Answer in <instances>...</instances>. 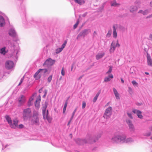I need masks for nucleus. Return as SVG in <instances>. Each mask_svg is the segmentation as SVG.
I'll return each instance as SVG.
<instances>
[{"label": "nucleus", "instance_id": "a19ab883", "mask_svg": "<svg viewBox=\"0 0 152 152\" xmlns=\"http://www.w3.org/2000/svg\"><path fill=\"white\" fill-rule=\"evenodd\" d=\"M24 127V126L22 124H20L18 125V126H17V128L19 129H22Z\"/></svg>", "mask_w": 152, "mask_h": 152}, {"label": "nucleus", "instance_id": "bf43d9fd", "mask_svg": "<svg viewBox=\"0 0 152 152\" xmlns=\"http://www.w3.org/2000/svg\"><path fill=\"white\" fill-rule=\"evenodd\" d=\"M150 38L151 39V40H152V35H151L150 36Z\"/></svg>", "mask_w": 152, "mask_h": 152}, {"label": "nucleus", "instance_id": "58836bf2", "mask_svg": "<svg viewBox=\"0 0 152 152\" xmlns=\"http://www.w3.org/2000/svg\"><path fill=\"white\" fill-rule=\"evenodd\" d=\"M61 73L62 76H64L65 75V71L64 67H63L62 69Z\"/></svg>", "mask_w": 152, "mask_h": 152}, {"label": "nucleus", "instance_id": "c756f323", "mask_svg": "<svg viewBox=\"0 0 152 152\" xmlns=\"http://www.w3.org/2000/svg\"><path fill=\"white\" fill-rule=\"evenodd\" d=\"M100 94V92H98L97 94H96V95L95 96V97L93 100V101L94 102H96Z\"/></svg>", "mask_w": 152, "mask_h": 152}, {"label": "nucleus", "instance_id": "20e7f679", "mask_svg": "<svg viewBox=\"0 0 152 152\" xmlns=\"http://www.w3.org/2000/svg\"><path fill=\"white\" fill-rule=\"evenodd\" d=\"M141 3L139 1H136L134 2L135 5H132L130 7L129 10L130 12H133L136 11L140 8Z\"/></svg>", "mask_w": 152, "mask_h": 152}, {"label": "nucleus", "instance_id": "052dcab7", "mask_svg": "<svg viewBox=\"0 0 152 152\" xmlns=\"http://www.w3.org/2000/svg\"><path fill=\"white\" fill-rule=\"evenodd\" d=\"M150 129L151 130H152V126H151V127H150Z\"/></svg>", "mask_w": 152, "mask_h": 152}, {"label": "nucleus", "instance_id": "0e129e2a", "mask_svg": "<svg viewBox=\"0 0 152 152\" xmlns=\"http://www.w3.org/2000/svg\"><path fill=\"white\" fill-rule=\"evenodd\" d=\"M145 73L146 74H147V75H148L149 74V73L148 72H145Z\"/></svg>", "mask_w": 152, "mask_h": 152}, {"label": "nucleus", "instance_id": "9b49d317", "mask_svg": "<svg viewBox=\"0 0 152 152\" xmlns=\"http://www.w3.org/2000/svg\"><path fill=\"white\" fill-rule=\"evenodd\" d=\"M18 122L19 121L17 118L14 119L10 125V126L14 129L17 128Z\"/></svg>", "mask_w": 152, "mask_h": 152}, {"label": "nucleus", "instance_id": "ea45409f", "mask_svg": "<svg viewBox=\"0 0 152 152\" xmlns=\"http://www.w3.org/2000/svg\"><path fill=\"white\" fill-rule=\"evenodd\" d=\"M41 101V96L40 95H39L38 96V97L37 99L36 100V102H40Z\"/></svg>", "mask_w": 152, "mask_h": 152}, {"label": "nucleus", "instance_id": "ddd939ff", "mask_svg": "<svg viewBox=\"0 0 152 152\" xmlns=\"http://www.w3.org/2000/svg\"><path fill=\"white\" fill-rule=\"evenodd\" d=\"M126 122L129 126L130 131L134 132L135 131V129L131 121L129 119H127Z\"/></svg>", "mask_w": 152, "mask_h": 152}, {"label": "nucleus", "instance_id": "4d7b16f0", "mask_svg": "<svg viewBox=\"0 0 152 152\" xmlns=\"http://www.w3.org/2000/svg\"><path fill=\"white\" fill-rule=\"evenodd\" d=\"M71 122V121H69V122H68V124H67V125H69V124H70V123Z\"/></svg>", "mask_w": 152, "mask_h": 152}, {"label": "nucleus", "instance_id": "a18cd8bd", "mask_svg": "<svg viewBox=\"0 0 152 152\" xmlns=\"http://www.w3.org/2000/svg\"><path fill=\"white\" fill-rule=\"evenodd\" d=\"M86 105V103L84 102H83V103H82V108L83 109H84V108H85V107Z\"/></svg>", "mask_w": 152, "mask_h": 152}, {"label": "nucleus", "instance_id": "f8f14e48", "mask_svg": "<svg viewBox=\"0 0 152 152\" xmlns=\"http://www.w3.org/2000/svg\"><path fill=\"white\" fill-rule=\"evenodd\" d=\"M55 61L54 60H53L50 58H49L47 59L43 64V65H47V66H52L55 63Z\"/></svg>", "mask_w": 152, "mask_h": 152}, {"label": "nucleus", "instance_id": "4c0bfd02", "mask_svg": "<svg viewBox=\"0 0 152 152\" xmlns=\"http://www.w3.org/2000/svg\"><path fill=\"white\" fill-rule=\"evenodd\" d=\"M52 75H51L48 78V83H50L51 81L52 80Z\"/></svg>", "mask_w": 152, "mask_h": 152}, {"label": "nucleus", "instance_id": "e2e57ef3", "mask_svg": "<svg viewBox=\"0 0 152 152\" xmlns=\"http://www.w3.org/2000/svg\"><path fill=\"white\" fill-rule=\"evenodd\" d=\"M94 34H96V32L95 31H94Z\"/></svg>", "mask_w": 152, "mask_h": 152}, {"label": "nucleus", "instance_id": "49530a36", "mask_svg": "<svg viewBox=\"0 0 152 152\" xmlns=\"http://www.w3.org/2000/svg\"><path fill=\"white\" fill-rule=\"evenodd\" d=\"M24 77V76H23V78H22L21 79L20 81L18 86H20L22 83Z\"/></svg>", "mask_w": 152, "mask_h": 152}, {"label": "nucleus", "instance_id": "2eb2a0df", "mask_svg": "<svg viewBox=\"0 0 152 152\" xmlns=\"http://www.w3.org/2000/svg\"><path fill=\"white\" fill-rule=\"evenodd\" d=\"M90 140L89 139L88 141L86 140H83L80 139H77L76 140V142L77 143L81 145L82 144V143H91V142L90 141Z\"/></svg>", "mask_w": 152, "mask_h": 152}, {"label": "nucleus", "instance_id": "37998d69", "mask_svg": "<svg viewBox=\"0 0 152 152\" xmlns=\"http://www.w3.org/2000/svg\"><path fill=\"white\" fill-rule=\"evenodd\" d=\"M79 21L78 20V21H77V22H76V23L74 25V26H73L74 28V29L76 28L77 27L79 24Z\"/></svg>", "mask_w": 152, "mask_h": 152}, {"label": "nucleus", "instance_id": "f257e3e1", "mask_svg": "<svg viewBox=\"0 0 152 152\" xmlns=\"http://www.w3.org/2000/svg\"><path fill=\"white\" fill-rule=\"evenodd\" d=\"M125 134H115L111 139V142L113 143H123L125 138Z\"/></svg>", "mask_w": 152, "mask_h": 152}, {"label": "nucleus", "instance_id": "8fccbe9b", "mask_svg": "<svg viewBox=\"0 0 152 152\" xmlns=\"http://www.w3.org/2000/svg\"><path fill=\"white\" fill-rule=\"evenodd\" d=\"M77 109V107H76L75 109V110H74V111H73V112L72 113V115H73V116H74L75 115V113L76 112V111Z\"/></svg>", "mask_w": 152, "mask_h": 152}, {"label": "nucleus", "instance_id": "c03bdc74", "mask_svg": "<svg viewBox=\"0 0 152 152\" xmlns=\"http://www.w3.org/2000/svg\"><path fill=\"white\" fill-rule=\"evenodd\" d=\"M128 91L130 94H132V93L133 91L132 89L130 87H129L128 88Z\"/></svg>", "mask_w": 152, "mask_h": 152}, {"label": "nucleus", "instance_id": "423d86ee", "mask_svg": "<svg viewBox=\"0 0 152 152\" xmlns=\"http://www.w3.org/2000/svg\"><path fill=\"white\" fill-rule=\"evenodd\" d=\"M120 46V45L118 43V40H117L116 41V43L114 42H113L111 44L110 49L109 50V51L110 53H113L116 47L118 48Z\"/></svg>", "mask_w": 152, "mask_h": 152}, {"label": "nucleus", "instance_id": "393cba45", "mask_svg": "<svg viewBox=\"0 0 152 152\" xmlns=\"http://www.w3.org/2000/svg\"><path fill=\"white\" fill-rule=\"evenodd\" d=\"M147 62L148 65H150L152 66V61L150 56L147 53Z\"/></svg>", "mask_w": 152, "mask_h": 152}, {"label": "nucleus", "instance_id": "5fc2aeb1", "mask_svg": "<svg viewBox=\"0 0 152 152\" xmlns=\"http://www.w3.org/2000/svg\"><path fill=\"white\" fill-rule=\"evenodd\" d=\"M150 6L152 7V1L150 2Z\"/></svg>", "mask_w": 152, "mask_h": 152}, {"label": "nucleus", "instance_id": "f03ea898", "mask_svg": "<svg viewBox=\"0 0 152 152\" xmlns=\"http://www.w3.org/2000/svg\"><path fill=\"white\" fill-rule=\"evenodd\" d=\"M47 106L43 107L42 109L43 116L45 120H47L49 123H50L51 121V118L48 115V110L46 111Z\"/></svg>", "mask_w": 152, "mask_h": 152}, {"label": "nucleus", "instance_id": "dca6fc26", "mask_svg": "<svg viewBox=\"0 0 152 152\" xmlns=\"http://www.w3.org/2000/svg\"><path fill=\"white\" fill-rule=\"evenodd\" d=\"M9 34L12 37H17V35L14 29L13 28H12L10 30Z\"/></svg>", "mask_w": 152, "mask_h": 152}, {"label": "nucleus", "instance_id": "de8ad7c7", "mask_svg": "<svg viewBox=\"0 0 152 152\" xmlns=\"http://www.w3.org/2000/svg\"><path fill=\"white\" fill-rule=\"evenodd\" d=\"M128 116L131 118H132V116L131 113H127Z\"/></svg>", "mask_w": 152, "mask_h": 152}, {"label": "nucleus", "instance_id": "473e14b6", "mask_svg": "<svg viewBox=\"0 0 152 152\" xmlns=\"http://www.w3.org/2000/svg\"><path fill=\"white\" fill-rule=\"evenodd\" d=\"M67 104V102H66L64 104V107L63 108V113H64L65 112L66 110V107Z\"/></svg>", "mask_w": 152, "mask_h": 152}, {"label": "nucleus", "instance_id": "2f4dec72", "mask_svg": "<svg viewBox=\"0 0 152 152\" xmlns=\"http://www.w3.org/2000/svg\"><path fill=\"white\" fill-rule=\"evenodd\" d=\"M41 69H39L35 74L34 75V78H36L39 75V74H40V71Z\"/></svg>", "mask_w": 152, "mask_h": 152}, {"label": "nucleus", "instance_id": "39448f33", "mask_svg": "<svg viewBox=\"0 0 152 152\" xmlns=\"http://www.w3.org/2000/svg\"><path fill=\"white\" fill-rule=\"evenodd\" d=\"M26 101L25 96L23 95H20L17 99L18 106H21L24 104Z\"/></svg>", "mask_w": 152, "mask_h": 152}, {"label": "nucleus", "instance_id": "a878e982", "mask_svg": "<svg viewBox=\"0 0 152 152\" xmlns=\"http://www.w3.org/2000/svg\"><path fill=\"white\" fill-rule=\"evenodd\" d=\"M5 118L7 121L8 122V124L10 125L12 121V120H11V118L8 115H6L5 116Z\"/></svg>", "mask_w": 152, "mask_h": 152}, {"label": "nucleus", "instance_id": "09e8293b", "mask_svg": "<svg viewBox=\"0 0 152 152\" xmlns=\"http://www.w3.org/2000/svg\"><path fill=\"white\" fill-rule=\"evenodd\" d=\"M151 132H148V133L145 134V135L147 136H149L151 135Z\"/></svg>", "mask_w": 152, "mask_h": 152}, {"label": "nucleus", "instance_id": "0eeeda50", "mask_svg": "<svg viewBox=\"0 0 152 152\" xmlns=\"http://www.w3.org/2000/svg\"><path fill=\"white\" fill-rule=\"evenodd\" d=\"M31 110L30 108H27L23 110V117L25 119L26 118L30 117L31 115Z\"/></svg>", "mask_w": 152, "mask_h": 152}, {"label": "nucleus", "instance_id": "79ce46f5", "mask_svg": "<svg viewBox=\"0 0 152 152\" xmlns=\"http://www.w3.org/2000/svg\"><path fill=\"white\" fill-rule=\"evenodd\" d=\"M105 5V3H104L102 4V6H101V7L99 8L100 11H102L103 10Z\"/></svg>", "mask_w": 152, "mask_h": 152}, {"label": "nucleus", "instance_id": "680f3d73", "mask_svg": "<svg viewBox=\"0 0 152 152\" xmlns=\"http://www.w3.org/2000/svg\"><path fill=\"white\" fill-rule=\"evenodd\" d=\"M62 78V77H61L59 78V80H61V79Z\"/></svg>", "mask_w": 152, "mask_h": 152}, {"label": "nucleus", "instance_id": "13d9d810", "mask_svg": "<svg viewBox=\"0 0 152 152\" xmlns=\"http://www.w3.org/2000/svg\"><path fill=\"white\" fill-rule=\"evenodd\" d=\"M42 88H41L39 90V93H40L41 92V91H42Z\"/></svg>", "mask_w": 152, "mask_h": 152}, {"label": "nucleus", "instance_id": "a211bd4d", "mask_svg": "<svg viewBox=\"0 0 152 152\" xmlns=\"http://www.w3.org/2000/svg\"><path fill=\"white\" fill-rule=\"evenodd\" d=\"M37 94V93H34L33 94L32 96L30 98L28 102V105L29 106H30L32 104V102L34 100V98L36 96Z\"/></svg>", "mask_w": 152, "mask_h": 152}, {"label": "nucleus", "instance_id": "aec40b11", "mask_svg": "<svg viewBox=\"0 0 152 152\" xmlns=\"http://www.w3.org/2000/svg\"><path fill=\"white\" fill-rule=\"evenodd\" d=\"M105 53L102 51L101 52L98 53L96 56V58L97 60H99L102 58L104 55Z\"/></svg>", "mask_w": 152, "mask_h": 152}, {"label": "nucleus", "instance_id": "864d4df0", "mask_svg": "<svg viewBox=\"0 0 152 152\" xmlns=\"http://www.w3.org/2000/svg\"><path fill=\"white\" fill-rule=\"evenodd\" d=\"M121 82L122 83H124V81L122 78H121Z\"/></svg>", "mask_w": 152, "mask_h": 152}, {"label": "nucleus", "instance_id": "603ef678", "mask_svg": "<svg viewBox=\"0 0 152 152\" xmlns=\"http://www.w3.org/2000/svg\"><path fill=\"white\" fill-rule=\"evenodd\" d=\"M138 13H142V10H140L138 12Z\"/></svg>", "mask_w": 152, "mask_h": 152}, {"label": "nucleus", "instance_id": "5701e85b", "mask_svg": "<svg viewBox=\"0 0 152 152\" xmlns=\"http://www.w3.org/2000/svg\"><path fill=\"white\" fill-rule=\"evenodd\" d=\"M125 137L124 139V141L123 142V143H129L133 142L134 141V140L132 139V138H129L126 139V136L125 135Z\"/></svg>", "mask_w": 152, "mask_h": 152}, {"label": "nucleus", "instance_id": "3c124183", "mask_svg": "<svg viewBox=\"0 0 152 152\" xmlns=\"http://www.w3.org/2000/svg\"><path fill=\"white\" fill-rule=\"evenodd\" d=\"M44 92H45V94L43 96V98H45V97L46 96V94H47V91L46 90H45Z\"/></svg>", "mask_w": 152, "mask_h": 152}, {"label": "nucleus", "instance_id": "6ab92c4d", "mask_svg": "<svg viewBox=\"0 0 152 152\" xmlns=\"http://www.w3.org/2000/svg\"><path fill=\"white\" fill-rule=\"evenodd\" d=\"M41 69L40 71V74H39V75L36 78V80H37L39 79L41 77V76L43 74H45V73H46L48 70L46 69Z\"/></svg>", "mask_w": 152, "mask_h": 152}, {"label": "nucleus", "instance_id": "bb28decb", "mask_svg": "<svg viewBox=\"0 0 152 152\" xmlns=\"http://www.w3.org/2000/svg\"><path fill=\"white\" fill-rule=\"evenodd\" d=\"M113 78V75L111 74L108 76V77H106L104 79V81L105 82H107L110 81V78Z\"/></svg>", "mask_w": 152, "mask_h": 152}, {"label": "nucleus", "instance_id": "6e6d98bb", "mask_svg": "<svg viewBox=\"0 0 152 152\" xmlns=\"http://www.w3.org/2000/svg\"><path fill=\"white\" fill-rule=\"evenodd\" d=\"M74 116H73L72 115V116L70 118V121H71L72 120V119H73V117H74Z\"/></svg>", "mask_w": 152, "mask_h": 152}, {"label": "nucleus", "instance_id": "9d476101", "mask_svg": "<svg viewBox=\"0 0 152 152\" xmlns=\"http://www.w3.org/2000/svg\"><path fill=\"white\" fill-rule=\"evenodd\" d=\"M14 66L13 62L11 61H7L5 63L6 68L8 69H12Z\"/></svg>", "mask_w": 152, "mask_h": 152}, {"label": "nucleus", "instance_id": "7c9ffc66", "mask_svg": "<svg viewBox=\"0 0 152 152\" xmlns=\"http://www.w3.org/2000/svg\"><path fill=\"white\" fill-rule=\"evenodd\" d=\"M0 53L4 55L6 53L5 47H4L0 49Z\"/></svg>", "mask_w": 152, "mask_h": 152}, {"label": "nucleus", "instance_id": "338daca9", "mask_svg": "<svg viewBox=\"0 0 152 152\" xmlns=\"http://www.w3.org/2000/svg\"><path fill=\"white\" fill-rule=\"evenodd\" d=\"M7 146V145H6L5 146V147L4 148H6Z\"/></svg>", "mask_w": 152, "mask_h": 152}, {"label": "nucleus", "instance_id": "f704fd0d", "mask_svg": "<svg viewBox=\"0 0 152 152\" xmlns=\"http://www.w3.org/2000/svg\"><path fill=\"white\" fill-rule=\"evenodd\" d=\"M111 34V30H109L108 31L106 35V37L107 38H109L110 37Z\"/></svg>", "mask_w": 152, "mask_h": 152}, {"label": "nucleus", "instance_id": "69168bd1", "mask_svg": "<svg viewBox=\"0 0 152 152\" xmlns=\"http://www.w3.org/2000/svg\"><path fill=\"white\" fill-rule=\"evenodd\" d=\"M70 136L71 137H72V134H70Z\"/></svg>", "mask_w": 152, "mask_h": 152}, {"label": "nucleus", "instance_id": "4468645a", "mask_svg": "<svg viewBox=\"0 0 152 152\" xmlns=\"http://www.w3.org/2000/svg\"><path fill=\"white\" fill-rule=\"evenodd\" d=\"M67 43V41L65 40L63 44H62L61 48H57L56 50V54H58L61 52L65 48Z\"/></svg>", "mask_w": 152, "mask_h": 152}, {"label": "nucleus", "instance_id": "cd10ccee", "mask_svg": "<svg viewBox=\"0 0 152 152\" xmlns=\"http://www.w3.org/2000/svg\"><path fill=\"white\" fill-rule=\"evenodd\" d=\"M111 6H112L119 7L120 4H119L117 3L115 1H111Z\"/></svg>", "mask_w": 152, "mask_h": 152}, {"label": "nucleus", "instance_id": "f3484780", "mask_svg": "<svg viewBox=\"0 0 152 152\" xmlns=\"http://www.w3.org/2000/svg\"><path fill=\"white\" fill-rule=\"evenodd\" d=\"M117 25H114L113 26V37L114 38H116L117 37V34L116 31Z\"/></svg>", "mask_w": 152, "mask_h": 152}, {"label": "nucleus", "instance_id": "1a4fd4ad", "mask_svg": "<svg viewBox=\"0 0 152 152\" xmlns=\"http://www.w3.org/2000/svg\"><path fill=\"white\" fill-rule=\"evenodd\" d=\"M90 30L88 29H85L81 32L77 37V39H78L80 36H82L85 37L90 32Z\"/></svg>", "mask_w": 152, "mask_h": 152}, {"label": "nucleus", "instance_id": "774afa93", "mask_svg": "<svg viewBox=\"0 0 152 152\" xmlns=\"http://www.w3.org/2000/svg\"><path fill=\"white\" fill-rule=\"evenodd\" d=\"M151 140H152V137H151Z\"/></svg>", "mask_w": 152, "mask_h": 152}, {"label": "nucleus", "instance_id": "6e6552de", "mask_svg": "<svg viewBox=\"0 0 152 152\" xmlns=\"http://www.w3.org/2000/svg\"><path fill=\"white\" fill-rule=\"evenodd\" d=\"M38 115L37 112H34L32 120V122L33 124H36L39 123V121Z\"/></svg>", "mask_w": 152, "mask_h": 152}, {"label": "nucleus", "instance_id": "412c9836", "mask_svg": "<svg viewBox=\"0 0 152 152\" xmlns=\"http://www.w3.org/2000/svg\"><path fill=\"white\" fill-rule=\"evenodd\" d=\"M113 91L116 99L117 100L120 99V95L116 89L115 88H113Z\"/></svg>", "mask_w": 152, "mask_h": 152}, {"label": "nucleus", "instance_id": "4be33fe9", "mask_svg": "<svg viewBox=\"0 0 152 152\" xmlns=\"http://www.w3.org/2000/svg\"><path fill=\"white\" fill-rule=\"evenodd\" d=\"M132 112L134 113H136L139 118H142V116L141 115V112L140 111L134 109L133 110Z\"/></svg>", "mask_w": 152, "mask_h": 152}, {"label": "nucleus", "instance_id": "e433bc0d", "mask_svg": "<svg viewBox=\"0 0 152 152\" xmlns=\"http://www.w3.org/2000/svg\"><path fill=\"white\" fill-rule=\"evenodd\" d=\"M112 66H110L108 70V71L106 72L107 74H109L111 73L112 72Z\"/></svg>", "mask_w": 152, "mask_h": 152}, {"label": "nucleus", "instance_id": "c9c22d12", "mask_svg": "<svg viewBox=\"0 0 152 152\" xmlns=\"http://www.w3.org/2000/svg\"><path fill=\"white\" fill-rule=\"evenodd\" d=\"M39 103H40L39 102H35V107H36L38 109L39 107Z\"/></svg>", "mask_w": 152, "mask_h": 152}, {"label": "nucleus", "instance_id": "c85d7f7f", "mask_svg": "<svg viewBox=\"0 0 152 152\" xmlns=\"http://www.w3.org/2000/svg\"><path fill=\"white\" fill-rule=\"evenodd\" d=\"M13 47L15 49L14 50V54L15 53L16 55H17L18 52H19V47L18 46L15 47L14 46H13Z\"/></svg>", "mask_w": 152, "mask_h": 152}, {"label": "nucleus", "instance_id": "7ed1b4c3", "mask_svg": "<svg viewBox=\"0 0 152 152\" xmlns=\"http://www.w3.org/2000/svg\"><path fill=\"white\" fill-rule=\"evenodd\" d=\"M112 108L111 107H109L107 108L103 115V117L104 118L106 119L109 118L112 114Z\"/></svg>", "mask_w": 152, "mask_h": 152}, {"label": "nucleus", "instance_id": "72a5a7b5", "mask_svg": "<svg viewBox=\"0 0 152 152\" xmlns=\"http://www.w3.org/2000/svg\"><path fill=\"white\" fill-rule=\"evenodd\" d=\"M132 83L135 87H138V83L135 81L133 80L132 82Z\"/></svg>", "mask_w": 152, "mask_h": 152}, {"label": "nucleus", "instance_id": "b1692460", "mask_svg": "<svg viewBox=\"0 0 152 152\" xmlns=\"http://www.w3.org/2000/svg\"><path fill=\"white\" fill-rule=\"evenodd\" d=\"M5 22L3 17L0 16V26L2 27L5 24Z\"/></svg>", "mask_w": 152, "mask_h": 152}]
</instances>
